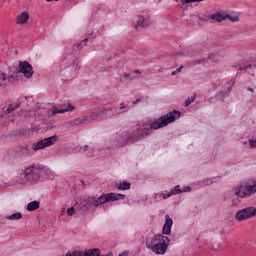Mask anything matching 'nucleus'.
<instances>
[{"mask_svg":"<svg viewBox=\"0 0 256 256\" xmlns=\"http://www.w3.org/2000/svg\"><path fill=\"white\" fill-rule=\"evenodd\" d=\"M9 121H10V123H15L16 120H15V118H10Z\"/></svg>","mask_w":256,"mask_h":256,"instance_id":"50","label":"nucleus"},{"mask_svg":"<svg viewBox=\"0 0 256 256\" xmlns=\"http://www.w3.org/2000/svg\"><path fill=\"white\" fill-rule=\"evenodd\" d=\"M196 1H203V0H196Z\"/></svg>","mask_w":256,"mask_h":256,"instance_id":"56","label":"nucleus"},{"mask_svg":"<svg viewBox=\"0 0 256 256\" xmlns=\"http://www.w3.org/2000/svg\"><path fill=\"white\" fill-rule=\"evenodd\" d=\"M119 256H129V251L125 250L124 252L119 254Z\"/></svg>","mask_w":256,"mask_h":256,"instance_id":"45","label":"nucleus"},{"mask_svg":"<svg viewBox=\"0 0 256 256\" xmlns=\"http://www.w3.org/2000/svg\"><path fill=\"white\" fill-rule=\"evenodd\" d=\"M210 20L214 23H223V21H226V13L216 12L210 15Z\"/></svg>","mask_w":256,"mask_h":256,"instance_id":"16","label":"nucleus"},{"mask_svg":"<svg viewBox=\"0 0 256 256\" xmlns=\"http://www.w3.org/2000/svg\"><path fill=\"white\" fill-rule=\"evenodd\" d=\"M195 101V96L189 97L185 102L184 105L185 107H189L191 105V103H193Z\"/></svg>","mask_w":256,"mask_h":256,"instance_id":"34","label":"nucleus"},{"mask_svg":"<svg viewBox=\"0 0 256 256\" xmlns=\"http://www.w3.org/2000/svg\"><path fill=\"white\" fill-rule=\"evenodd\" d=\"M163 197V199H169V197H171V196H173L172 194H171V192H169V193H167V194H160V197Z\"/></svg>","mask_w":256,"mask_h":256,"instance_id":"41","label":"nucleus"},{"mask_svg":"<svg viewBox=\"0 0 256 256\" xmlns=\"http://www.w3.org/2000/svg\"><path fill=\"white\" fill-rule=\"evenodd\" d=\"M180 186L177 185L176 187H174L173 189L170 190V194L172 195H179V193H183V190H181V188H179Z\"/></svg>","mask_w":256,"mask_h":256,"instance_id":"31","label":"nucleus"},{"mask_svg":"<svg viewBox=\"0 0 256 256\" xmlns=\"http://www.w3.org/2000/svg\"><path fill=\"white\" fill-rule=\"evenodd\" d=\"M230 93H231V87H229L227 91L219 92L216 97L218 101H225L226 97H229Z\"/></svg>","mask_w":256,"mask_h":256,"instance_id":"23","label":"nucleus"},{"mask_svg":"<svg viewBox=\"0 0 256 256\" xmlns=\"http://www.w3.org/2000/svg\"><path fill=\"white\" fill-rule=\"evenodd\" d=\"M189 191H191V187L189 186L185 187L183 190L184 193H189Z\"/></svg>","mask_w":256,"mask_h":256,"instance_id":"46","label":"nucleus"},{"mask_svg":"<svg viewBox=\"0 0 256 256\" xmlns=\"http://www.w3.org/2000/svg\"><path fill=\"white\" fill-rule=\"evenodd\" d=\"M89 41H93V34H90V36H88L87 38H85L84 40H82V41L77 45L78 49H83V47H85Z\"/></svg>","mask_w":256,"mask_h":256,"instance_id":"28","label":"nucleus"},{"mask_svg":"<svg viewBox=\"0 0 256 256\" xmlns=\"http://www.w3.org/2000/svg\"><path fill=\"white\" fill-rule=\"evenodd\" d=\"M12 83H15V77L0 70V89H7Z\"/></svg>","mask_w":256,"mask_h":256,"instance_id":"11","label":"nucleus"},{"mask_svg":"<svg viewBox=\"0 0 256 256\" xmlns=\"http://www.w3.org/2000/svg\"><path fill=\"white\" fill-rule=\"evenodd\" d=\"M67 213L68 215L71 217L72 215H75L76 213V210H75V207H70L67 209Z\"/></svg>","mask_w":256,"mask_h":256,"instance_id":"36","label":"nucleus"},{"mask_svg":"<svg viewBox=\"0 0 256 256\" xmlns=\"http://www.w3.org/2000/svg\"><path fill=\"white\" fill-rule=\"evenodd\" d=\"M47 3H51V1H59V0H46Z\"/></svg>","mask_w":256,"mask_h":256,"instance_id":"54","label":"nucleus"},{"mask_svg":"<svg viewBox=\"0 0 256 256\" xmlns=\"http://www.w3.org/2000/svg\"><path fill=\"white\" fill-rule=\"evenodd\" d=\"M201 63H205V59H199L194 61V65H201Z\"/></svg>","mask_w":256,"mask_h":256,"instance_id":"42","label":"nucleus"},{"mask_svg":"<svg viewBox=\"0 0 256 256\" xmlns=\"http://www.w3.org/2000/svg\"><path fill=\"white\" fill-rule=\"evenodd\" d=\"M151 25V18L149 16H139L134 27L136 31H139V28L149 27Z\"/></svg>","mask_w":256,"mask_h":256,"instance_id":"12","label":"nucleus"},{"mask_svg":"<svg viewBox=\"0 0 256 256\" xmlns=\"http://www.w3.org/2000/svg\"><path fill=\"white\" fill-rule=\"evenodd\" d=\"M183 55H184L185 57H190V56H191L190 54H187V53H183Z\"/></svg>","mask_w":256,"mask_h":256,"instance_id":"53","label":"nucleus"},{"mask_svg":"<svg viewBox=\"0 0 256 256\" xmlns=\"http://www.w3.org/2000/svg\"><path fill=\"white\" fill-rule=\"evenodd\" d=\"M102 113V119H113V108L109 107L103 110H100Z\"/></svg>","mask_w":256,"mask_h":256,"instance_id":"21","label":"nucleus"},{"mask_svg":"<svg viewBox=\"0 0 256 256\" xmlns=\"http://www.w3.org/2000/svg\"><path fill=\"white\" fill-rule=\"evenodd\" d=\"M17 73H23L26 79H32L34 75L33 66L27 61H19L16 68Z\"/></svg>","mask_w":256,"mask_h":256,"instance_id":"10","label":"nucleus"},{"mask_svg":"<svg viewBox=\"0 0 256 256\" xmlns=\"http://www.w3.org/2000/svg\"><path fill=\"white\" fill-rule=\"evenodd\" d=\"M79 69H81V62L79 61V59H75L72 62V65L64 68L61 71V75L62 77H65V79H73L75 77H77V73L79 72Z\"/></svg>","mask_w":256,"mask_h":256,"instance_id":"7","label":"nucleus"},{"mask_svg":"<svg viewBox=\"0 0 256 256\" xmlns=\"http://www.w3.org/2000/svg\"><path fill=\"white\" fill-rule=\"evenodd\" d=\"M248 91H251V92L256 91V87L255 88H249Z\"/></svg>","mask_w":256,"mask_h":256,"instance_id":"52","label":"nucleus"},{"mask_svg":"<svg viewBox=\"0 0 256 256\" xmlns=\"http://www.w3.org/2000/svg\"><path fill=\"white\" fill-rule=\"evenodd\" d=\"M29 21V12H22L16 18V25H25Z\"/></svg>","mask_w":256,"mask_h":256,"instance_id":"17","label":"nucleus"},{"mask_svg":"<svg viewBox=\"0 0 256 256\" xmlns=\"http://www.w3.org/2000/svg\"><path fill=\"white\" fill-rule=\"evenodd\" d=\"M113 147H125V145H133L131 134L129 131L124 132L111 140Z\"/></svg>","mask_w":256,"mask_h":256,"instance_id":"9","label":"nucleus"},{"mask_svg":"<svg viewBox=\"0 0 256 256\" xmlns=\"http://www.w3.org/2000/svg\"><path fill=\"white\" fill-rule=\"evenodd\" d=\"M125 199L124 194L119 193H106L102 194L99 197L90 196L88 198L83 199L79 207L85 212L91 209H97V207H101V205H105V203H113L114 201H121Z\"/></svg>","mask_w":256,"mask_h":256,"instance_id":"2","label":"nucleus"},{"mask_svg":"<svg viewBox=\"0 0 256 256\" xmlns=\"http://www.w3.org/2000/svg\"><path fill=\"white\" fill-rule=\"evenodd\" d=\"M88 117L84 116L82 118H76L71 121L72 127H77L79 125H84V123H87Z\"/></svg>","mask_w":256,"mask_h":256,"instance_id":"22","label":"nucleus"},{"mask_svg":"<svg viewBox=\"0 0 256 256\" xmlns=\"http://www.w3.org/2000/svg\"><path fill=\"white\" fill-rule=\"evenodd\" d=\"M251 187L249 186V182H242L232 188V193L235 195L232 198L231 205L232 207H237V205H241V199H250L255 195L251 192Z\"/></svg>","mask_w":256,"mask_h":256,"instance_id":"5","label":"nucleus"},{"mask_svg":"<svg viewBox=\"0 0 256 256\" xmlns=\"http://www.w3.org/2000/svg\"><path fill=\"white\" fill-rule=\"evenodd\" d=\"M65 1H69V0H65Z\"/></svg>","mask_w":256,"mask_h":256,"instance_id":"57","label":"nucleus"},{"mask_svg":"<svg viewBox=\"0 0 256 256\" xmlns=\"http://www.w3.org/2000/svg\"><path fill=\"white\" fill-rule=\"evenodd\" d=\"M249 187H250V193L252 192L255 195V193H256V183H253V184L249 183Z\"/></svg>","mask_w":256,"mask_h":256,"instance_id":"37","label":"nucleus"},{"mask_svg":"<svg viewBox=\"0 0 256 256\" xmlns=\"http://www.w3.org/2000/svg\"><path fill=\"white\" fill-rule=\"evenodd\" d=\"M252 217H256V207L253 206L243 208L235 213V219L239 223L241 221H247V219H252Z\"/></svg>","mask_w":256,"mask_h":256,"instance_id":"8","label":"nucleus"},{"mask_svg":"<svg viewBox=\"0 0 256 256\" xmlns=\"http://www.w3.org/2000/svg\"><path fill=\"white\" fill-rule=\"evenodd\" d=\"M250 149H256V140H249Z\"/></svg>","mask_w":256,"mask_h":256,"instance_id":"38","label":"nucleus"},{"mask_svg":"<svg viewBox=\"0 0 256 256\" xmlns=\"http://www.w3.org/2000/svg\"><path fill=\"white\" fill-rule=\"evenodd\" d=\"M256 69V60L251 64H246L245 66H240L239 71H246L249 75H254L253 71Z\"/></svg>","mask_w":256,"mask_h":256,"instance_id":"18","label":"nucleus"},{"mask_svg":"<svg viewBox=\"0 0 256 256\" xmlns=\"http://www.w3.org/2000/svg\"><path fill=\"white\" fill-rule=\"evenodd\" d=\"M169 245H171V240L163 234H156L146 239L147 249L155 255H165L167 249H169Z\"/></svg>","mask_w":256,"mask_h":256,"instance_id":"4","label":"nucleus"},{"mask_svg":"<svg viewBox=\"0 0 256 256\" xmlns=\"http://www.w3.org/2000/svg\"><path fill=\"white\" fill-rule=\"evenodd\" d=\"M182 69H183V66L177 68L175 71H172L171 75H177V73H181Z\"/></svg>","mask_w":256,"mask_h":256,"instance_id":"40","label":"nucleus"},{"mask_svg":"<svg viewBox=\"0 0 256 256\" xmlns=\"http://www.w3.org/2000/svg\"><path fill=\"white\" fill-rule=\"evenodd\" d=\"M40 205L41 204L37 200L29 202L27 205V211H37V209H39Z\"/></svg>","mask_w":256,"mask_h":256,"instance_id":"24","label":"nucleus"},{"mask_svg":"<svg viewBox=\"0 0 256 256\" xmlns=\"http://www.w3.org/2000/svg\"><path fill=\"white\" fill-rule=\"evenodd\" d=\"M131 109V106L129 104H125V102H122L120 104V107L115 108L113 110L112 108V117H119V115H123V113H127Z\"/></svg>","mask_w":256,"mask_h":256,"instance_id":"13","label":"nucleus"},{"mask_svg":"<svg viewBox=\"0 0 256 256\" xmlns=\"http://www.w3.org/2000/svg\"><path fill=\"white\" fill-rule=\"evenodd\" d=\"M92 252H93V256H113V253H111V252H109L106 255H101V250L98 248L92 249Z\"/></svg>","mask_w":256,"mask_h":256,"instance_id":"29","label":"nucleus"},{"mask_svg":"<svg viewBox=\"0 0 256 256\" xmlns=\"http://www.w3.org/2000/svg\"><path fill=\"white\" fill-rule=\"evenodd\" d=\"M131 74H124V78L130 81Z\"/></svg>","mask_w":256,"mask_h":256,"instance_id":"48","label":"nucleus"},{"mask_svg":"<svg viewBox=\"0 0 256 256\" xmlns=\"http://www.w3.org/2000/svg\"><path fill=\"white\" fill-rule=\"evenodd\" d=\"M231 21L232 23H237L239 21V16H231L229 14H226V20Z\"/></svg>","mask_w":256,"mask_h":256,"instance_id":"33","label":"nucleus"},{"mask_svg":"<svg viewBox=\"0 0 256 256\" xmlns=\"http://www.w3.org/2000/svg\"><path fill=\"white\" fill-rule=\"evenodd\" d=\"M43 175H45V168L37 164H32L20 173L17 183L20 185H35L41 181Z\"/></svg>","mask_w":256,"mask_h":256,"instance_id":"3","label":"nucleus"},{"mask_svg":"<svg viewBox=\"0 0 256 256\" xmlns=\"http://www.w3.org/2000/svg\"><path fill=\"white\" fill-rule=\"evenodd\" d=\"M71 111H75V106L68 104L66 108H53L52 115H57V113H71Z\"/></svg>","mask_w":256,"mask_h":256,"instance_id":"19","label":"nucleus"},{"mask_svg":"<svg viewBox=\"0 0 256 256\" xmlns=\"http://www.w3.org/2000/svg\"><path fill=\"white\" fill-rule=\"evenodd\" d=\"M173 227V219L169 214L165 215V223L162 228L163 235H171V228Z\"/></svg>","mask_w":256,"mask_h":256,"instance_id":"15","label":"nucleus"},{"mask_svg":"<svg viewBox=\"0 0 256 256\" xmlns=\"http://www.w3.org/2000/svg\"><path fill=\"white\" fill-rule=\"evenodd\" d=\"M203 183H204L205 185H213V181H212L211 179H209V178L204 179V180H203Z\"/></svg>","mask_w":256,"mask_h":256,"instance_id":"39","label":"nucleus"},{"mask_svg":"<svg viewBox=\"0 0 256 256\" xmlns=\"http://www.w3.org/2000/svg\"><path fill=\"white\" fill-rule=\"evenodd\" d=\"M20 106H21V102H17L16 104H13V103L9 104L7 108L4 107L0 115V121L1 119H5L7 115H11V113L15 111V109H18Z\"/></svg>","mask_w":256,"mask_h":256,"instance_id":"14","label":"nucleus"},{"mask_svg":"<svg viewBox=\"0 0 256 256\" xmlns=\"http://www.w3.org/2000/svg\"><path fill=\"white\" fill-rule=\"evenodd\" d=\"M76 151H78L79 153H85L89 151V145H85V146L79 145L76 147Z\"/></svg>","mask_w":256,"mask_h":256,"instance_id":"30","label":"nucleus"},{"mask_svg":"<svg viewBox=\"0 0 256 256\" xmlns=\"http://www.w3.org/2000/svg\"><path fill=\"white\" fill-rule=\"evenodd\" d=\"M197 19H200V21H211V16H207V15H203V16H195V15H192L190 17V21H197Z\"/></svg>","mask_w":256,"mask_h":256,"instance_id":"27","label":"nucleus"},{"mask_svg":"<svg viewBox=\"0 0 256 256\" xmlns=\"http://www.w3.org/2000/svg\"><path fill=\"white\" fill-rule=\"evenodd\" d=\"M135 79H139V77L130 74V81H135Z\"/></svg>","mask_w":256,"mask_h":256,"instance_id":"44","label":"nucleus"},{"mask_svg":"<svg viewBox=\"0 0 256 256\" xmlns=\"http://www.w3.org/2000/svg\"><path fill=\"white\" fill-rule=\"evenodd\" d=\"M22 218H23V214H21V212H16L6 217L8 221H19V219H22Z\"/></svg>","mask_w":256,"mask_h":256,"instance_id":"26","label":"nucleus"},{"mask_svg":"<svg viewBox=\"0 0 256 256\" xmlns=\"http://www.w3.org/2000/svg\"><path fill=\"white\" fill-rule=\"evenodd\" d=\"M213 57H215L214 55H210L208 56V59H213Z\"/></svg>","mask_w":256,"mask_h":256,"instance_id":"55","label":"nucleus"},{"mask_svg":"<svg viewBox=\"0 0 256 256\" xmlns=\"http://www.w3.org/2000/svg\"><path fill=\"white\" fill-rule=\"evenodd\" d=\"M118 191H129L131 189V183L129 182H122L117 186Z\"/></svg>","mask_w":256,"mask_h":256,"instance_id":"25","label":"nucleus"},{"mask_svg":"<svg viewBox=\"0 0 256 256\" xmlns=\"http://www.w3.org/2000/svg\"><path fill=\"white\" fill-rule=\"evenodd\" d=\"M181 1V3H196L197 2V0H180Z\"/></svg>","mask_w":256,"mask_h":256,"instance_id":"43","label":"nucleus"},{"mask_svg":"<svg viewBox=\"0 0 256 256\" xmlns=\"http://www.w3.org/2000/svg\"><path fill=\"white\" fill-rule=\"evenodd\" d=\"M139 101H141V98L136 99V100L132 103V105H137V103H139Z\"/></svg>","mask_w":256,"mask_h":256,"instance_id":"49","label":"nucleus"},{"mask_svg":"<svg viewBox=\"0 0 256 256\" xmlns=\"http://www.w3.org/2000/svg\"><path fill=\"white\" fill-rule=\"evenodd\" d=\"M78 256H93V249H89L87 252H76Z\"/></svg>","mask_w":256,"mask_h":256,"instance_id":"32","label":"nucleus"},{"mask_svg":"<svg viewBox=\"0 0 256 256\" xmlns=\"http://www.w3.org/2000/svg\"><path fill=\"white\" fill-rule=\"evenodd\" d=\"M134 73H136V74L140 75L141 70H135V71H134Z\"/></svg>","mask_w":256,"mask_h":256,"instance_id":"51","label":"nucleus"},{"mask_svg":"<svg viewBox=\"0 0 256 256\" xmlns=\"http://www.w3.org/2000/svg\"><path fill=\"white\" fill-rule=\"evenodd\" d=\"M179 117H181V112L174 110L152 122H145L142 125L137 124L132 130H128L131 137L130 140L132 143L142 141V139L149 137V135L153 133V129L157 130L162 129V127H167L169 123H175Z\"/></svg>","mask_w":256,"mask_h":256,"instance_id":"1","label":"nucleus"},{"mask_svg":"<svg viewBox=\"0 0 256 256\" xmlns=\"http://www.w3.org/2000/svg\"><path fill=\"white\" fill-rule=\"evenodd\" d=\"M103 113L104 112H101V110L92 112L90 115L86 116V117H88L87 121H97V119H102Z\"/></svg>","mask_w":256,"mask_h":256,"instance_id":"20","label":"nucleus"},{"mask_svg":"<svg viewBox=\"0 0 256 256\" xmlns=\"http://www.w3.org/2000/svg\"><path fill=\"white\" fill-rule=\"evenodd\" d=\"M56 141H59V136L53 135L33 143L32 146L26 145L22 148V156L29 157V155H32L31 151H41V149H47V147L55 145Z\"/></svg>","mask_w":256,"mask_h":256,"instance_id":"6","label":"nucleus"},{"mask_svg":"<svg viewBox=\"0 0 256 256\" xmlns=\"http://www.w3.org/2000/svg\"><path fill=\"white\" fill-rule=\"evenodd\" d=\"M13 135H14L15 137H23V130H22V129L15 130V131L13 132Z\"/></svg>","mask_w":256,"mask_h":256,"instance_id":"35","label":"nucleus"},{"mask_svg":"<svg viewBox=\"0 0 256 256\" xmlns=\"http://www.w3.org/2000/svg\"><path fill=\"white\" fill-rule=\"evenodd\" d=\"M75 255H77V252H72V253L68 252V253L66 254V256H75Z\"/></svg>","mask_w":256,"mask_h":256,"instance_id":"47","label":"nucleus"}]
</instances>
